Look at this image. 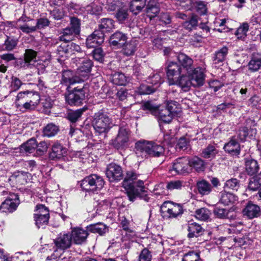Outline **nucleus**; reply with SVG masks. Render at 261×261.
<instances>
[{
	"label": "nucleus",
	"instance_id": "nucleus-39",
	"mask_svg": "<svg viewBox=\"0 0 261 261\" xmlns=\"http://www.w3.org/2000/svg\"><path fill=\"white\" fill-rule=\"evenodd\" d=\"M87 229L91 232L98 233L100 235L107 231L106 226L102 223L91 224L87 226Z\"/></svg>",
	"mask_w": 261,
	"mask_h": 261
},
{
	"label": "nucleus",
	"instance_id": "nucleus-57",
	"mask_svg": "<svg viewBox=\"0 0 261 261\" xmlns=\"http://www.w3.org/2000/svg\"><path fill=\"white\" fill-rule=\"evenodd\" d=\"M147 82L151 84L152 87H155L157 88L163 82V81L161 75L159 73H155L149 78Z\"/></svg>",
	"mask_w": 261,
	"mask_h": 261
},
{
	"label": "nucleus",
	"instance_id": "nucleus-53",
	"mask_svg": "<svg viewBox=\"0 0 261 261\" xmlns=\"http://www.w3.org/2000/svg\"><path fill=\"white\" fill-rule=\"evenodd\" d=\"M85 110L86 109L84 108L80 109L68 113L67 115L68 119L72 122H75L78 119L81 117Z\"/></svg>",
	"mask_w": 261,
	"mask_h": 261
},
{
	"label": "nucleus",
	"instance_id": "nucleus-44",
	"mask_svg": "<svg viewBox=\"0 0 261 261\" xmlns=\"http://www.w3.org/2000/svg\"><path fill=\"white\" fill-rule=\"evenodd\" d=\"M198 192L201 195H207L212 190L211 184L205 180H202L197 183Z\"/></svg>",
	"mask_w": 261,
	"mask_h": 261
},
{
	"label": "nucleus",
	"instance_id": "nucleus-51",
	"mask_svg": "<svg viewBox=\"0 0 261 261\" xmlns=\"http://www.w3.org/2000/svg\"><path fill=\"white\" fill-rule=\"evenodd\" d=\"M240 187V181L237 178H231L226 181L224 189L237 191Z\"/></svg>",
	"mask_w": 261,
	"mask_h": 261
},
{
	"label": "nucleus",
	"instance_id": "nucleus-29",
	"mask_svg": "<svg viewBox=\"0 0 261 261\" xmlns=\"http://www.w3.org/2000/svg\"><path fill=\"white\" fill-rule=\"evenodd\" d=\"M188 237L189 238L198 237L202 234L204 229L200 225L196 222H189L188 225Z\"/></svg>",
	"mask_w": 261,
	"mask_h": 261
},
{
	"label": "nucleus",
	"instance_id": "nucleus-45",
	"mask_svg": "<svg viewBox=\"0 0 261 261\" xmlns=\"http://www.w3.org/2000/svg\"><path fill=\"white\" fill-rule=\"evenodd\" d=\"M36 147L37 141L36 139L32 138L21 145V150L28 153H32L36 149Z\"/></svg>",
	"mask_w": 261,
	"mask_h": 261
},
{
	"label": "nucleus",
	"instance_id": "nucleus-38",
	"mask_svg": "<svg viewBox=\"0 0 261 261\" xmlns=\"http://www.w3.org/2000/svg\"><path fill=\"white\" fill-rule=\"evenodd\" d=\"M192 7L200 15L206 14L207 12V2L201 1H195L192 2Z\"/></svg>",
	"mask_w": 261,
	"mask_h": 261
},
{
	"label": "nucleus",
	"instance_id": "nucleus-17",
	"mask_svg": "<svg viewBox=\"0 0 261 261\" xmlns=\"http://www.w3.org/2000/svg\"><path fill=\"white\" fill-rule=\"evenodd\" d=\"M182 68L176 62H170L167 67L166 74L169 84L172 82L174 83V80L183 73Z\"/></svg>",
	"mask_w": 261,
	"mask_h": 261
},
{
	"label": "nucleus",
	"instance_id": "nucleus-25",
	"mask_svg": "<svg viewBox=\"0 0 261 261\" xmlns=\"http://www.w3.org/2000/svg\"><path fill=\"white\" fill-rule=\"evenodd\" d=\"M177 60L184 72L188 73L193 68V61L185 54L180 53L177 56Z\"/></svg>",
	"mask_w": 261,
	"mask_h": 261
},
{
	"label": "nucleus",
	"instance_id": "nucleus-20",
	"mask_svg": "<svg viewBox=\"0 0 261 261\" xmlns=\"http://www.w3.org/2000/svg\"><path fill=\"white\" fill-rule=\"evenodd\" d=\"M174 83L172 82L170 85H177L185 92L188 91L191 87L193 86V82L186 72H183L174 80Z\"/></svg>",
	"mask_w": 261,
	"mask_h": 261
},
{
	"label": "nucleus",
	"instance_id": "nucleus-15",
	"mask_svg": "<svg viewBox=\"0 0 261 261\" xmlns=\"http://www.w3.org/2000/svg\"><path fill=\"white\" fill-rule=\"evenodd\" d=\"M106 174L110 182L120 181L123 175L121 167L113 163L107 166Z\"/></svg>",
	"mask_w": 261,
	"mask_h": 261
},
{
	"label": "nucleus",
	"instance_id": "nucleus-40",
	"mask_svg": "<svg viewBox=\"0 0 261 261\" xmlns=\"http://www.w3.org/2000/svg\"><path fill=\"white\" fill-rule=\"evenodd\" d=\"M248 30V23L247 22H243L237 29L234 34L238 39L243 40L246 37Z\"/></svg>",
	"mask_w": 261,
	"mask_h": 261
},
{
	"label": "nucleus",
	"instance_id": "nucleus-63",
	"mask_svg": "<svg viewBox=\"0 0 261 261\" xmlns=\"http://www.w3.org/2000/svg\"><path fill=\"white\" fill-rule=\"evenodd\" d=\"M36 214L42 217L48 216L49 217V210L42 204H38L36 206Z\"/></svg>",
	"mask_w": 261,
	"mask_h": 261
},
{
	"label": "nucleus",
	"instance_id": "nucleus-37",
	"mask_svg": "<svg viewBox=\"0 0 261 261\" xmlns=\"http://www.w3.org/2000/svg\"><path fill=\"white\" fill-rule=\"evenodd\" d=\"M99 25V30L102 33L110 32L115 28V22L110 18H102L100 20Z\"/></svg>",
	"mask_w": 261,
	"mask_h": 261
},
{
	"label": "nucleus",
	"instance_id": "nucleus-62",
	"mask_svg": "<svg viewBox=\"0 0 261 261\" xmlns=\"http://www.w3.org/2000/svg\"><path fill=\"white\" fill-rule=\"evenodd\" d=\"M215 216L220 219H225L227 217L228 211L226 208L216 207L214 211Z\"/></svg>",
	"mask_w": 261,
	"mask_h": 261
},
{
	"label": "nucleus",
	"instance_id": "nucleus-28",
	"mask_svg": "<svg viewBox=\"0 0 261 261\" xmlns=\"http://www.w3.org/2000/svg\"><path fill=\"white\" fill-rule=\"evenodd\" d=\"M219 152V149L215 145L209 144L202 149L201 156L204 159L212 160L216 158Z\"/></svg>",
	"mask_w": 261,
	"mask_h": 261
},
{
	"label": "nucleus",
	"instance_id": "nucleus-36",
	"mask_svg": "<svg viewBox=\"0 0 261 261\" xmlns=\"http://www.w3.org/2000/svg\"><path fill=\"white\" fill-rule=\"evenodd\" d=\"M146 0H132L130 3V11L135 15H137L146 5Z\"/></svg>",
	"mask_w": 261,
	"mask_h": 261
},
{
	"label": "nucleus",
	"instance_id": "nucleus-43",
	"mask_svg": "<svg viewBox=\"0 0 261 261\" xmlns=\"http://www.w3.org/2000/svg\"><path fill=\"white\" fill-rule=\"evenodd\" d=\"M137 43L136 40H131L124 45L123 52L126 56L133 55L136 50Z\"/></svg>",
	"mask_w": 261,
	"mask_h": 261
},
{
	"label": "nucleus",
	"instance_id": "nucleus-22",
	"mask_svg": "<svg viewBox=\"0 0 261 261\" xmlns=\"http://www.w3.org/2000/svg\"><path fill=\"white\" fill-rule=\"evenodd\" d=\"M87 230H84L80 227H74L72 229L71 241L77 245H81L86 241L87 238L88 236Z\"/></svg>",
	"mask_w": 261,
	"mask_h": 261
},
{
	"label": "nucleus",
	"instance_id": "nucleus-5",
	"mask_svg": "<svg viewBox=\"0 0 261 261\" xmlns=\"http://www.w3.org/2000/svg\"><path fill=\"white\" fill-rule=\"evenodd\" d=\"M92 125L96 135H106L112 127V120L108 115L102 111L94 114Z\"/></svg>",
	"mask_w": 261,
	"mask_h": 261
},
{
	"label": "nucleus",
	"instance_id": "nucleus-24",
	"mask_svg": "<svg viewBox=\"0 0 261 261\" xmlns=\"http://www.w3.org/2000/svg\"><path fill=\"white\" fill-rule=\"evenodd\" d=\"M67 149L61 144L55 143L52 146V150L50 152L49 159L53 160H59L63 159L67 154Z\"/></svg>",
	"mask_w": 261,
	"mask_h": 261
},
{
	"label": "nucleus",
	"instance_id": "nucleus-31",
	"mask_svg": "<svg viewBox=\"0 0 261 261\" xmlns=\"http://www.w3.org/2000/svg\"><path fill=\"white\" fill-rule=\"evenodd\" d=\"M260 210L258 205L249 202L244 209L243 213L249 219H252L259 216Z\"/></svg>",
	"mask_w": 261,
	"mask_h": 261
},
{
	"label": "nucleus",
	"instance_id": "nucleus-4",
	"mask_svg": "<svg viewBox=\"0 0 261 261\" xmlns=\"http://www.w3.org/2000/svg\"><path fill=\"white\" fill-rule=\"evenodd\" d=\"M180 108L178 103L175 101H168L166 107L160 109L158 112V119L161 130L163 132L162 123H169L173 116L180 112Z\"/></svg>",
	"mask_w": 261,
	"mask_h": 261
},
{
	"label": "nucleus",
	"instance_id": "nucleus-56",
	"mask_svg": "<svg viewBox=\"0 0 261 261\" xmlns=\"http://www.w3.org/2000/svg\"><path fill=\"white\" fill-rule=\"evenodd\" d=\"M184 187V182L179 180H172L169 182L166 186V188L168 190H180Z\"/></svg>",
	"mask_w": 261,
	"mask_h": 261
},
{
	"label": "nucleus",
	"instance_id": "nucleus-54",
	"mask_svg": "<svg viewBox=\"0 0 261 261\" xmlns=\"http://www.w3.org/2000/svg\"><path fill=\"white\" fill-rule=\"evenodd\" d=\"M49 218L48 216L42 217L41 216L34 214V219L35 223L38 228L44 227L47 225L48 222Z\"/></svg>",
	"mask_w": 261,
	"mask_h": 261
},
{
	"label": "nucleus",
	"instance_id": "nucleus-52",
	"mask_svg": "<svg viewBox=\"0 0 261 261\" xmlns=\"http://www.w3.org/2000/svg\"><path fill=\"white\" fill-rule=\"evenodd\" d=\"M129 221L125 218H124L121 222L122 229L126 231V236H127V239H130L135 236V233L133 230L129 228Z\"/></svg>",
	"mask_w": 261,
	"mask_h": 261
},
{
	"label": "nucleus",
	"instance_id": "nucleus-23",
	"mask_svg": "<svg viewBox=\"0 0 261 261\" xmlns=\"http://www.w3.org/2000/svg\"><path fill=\"white\" fill-rule=\"evenodd\" d=\"M82 82L76 73L73 75V72L69 70H64L62 72L61 84L69 87L70 85L75 83Z\"/></svg>",
	"mask_w": 261,
	"mask_h": 261
},
{
	"label": "nucleus",
	"instance_id": "nucleus-33",
	"mask_svg": "<svg viewBox=\"0 0 261 261\" xmlns=\"http://www.w3.org/2000/svg\"><path fill=\"white\" fill-rule=\"evenodd\" d=\"M205 165L204 161L198 156L189 159V166L190 170V168H192L197 172L203 171L205 169Z\"/></svg>",
	"mask_w": 261,
	"mask_h": 261
},
{
	"label": "nucleus",
	"instance_id": "nucleus-19",
	"mask_svg": "<svg viewBox=\"0 0 261 261\" xmlns=\"http://www.w3.org/2000/svg\"><path fill=\"white\" fill-rule=\"evenodd\" d=\"M104 33L101 31H95L86 39V45L88 48H94L101 44L104 41Z\"/></svg>",
	"mask_w": 261,
	"mask_h": 261
},
{
	"label": "nucleus",
	"instance_id": "nucleus-11",
	"mask_svg": "<svg viewBox=\"0 0 261 261\" xmlns=\"http://www.w3.org/2000/svg\"><path fill=\"white\" fill-rule=\"evenodd\" d=\"M85 86L82 88H74L71 92L65 96V100L70 106H79L83 103L87 92Z\"/></svg>",
	"mask_w": 261,
	"mask_h": 261
},
{
	"label": "nucleus",
	"instance_id": "nucleus-1",
	"mask_svg": "<svg viewBox=\"0 0 261 261\" xmlns=\"http://www.w3.org/2000/svg\"><path fill=\"white\" fill-rule=\"evenodd\" d=\"M164 141L162 144L152 141H143L137 142L135 144L136 153L139 155L146 156L148 155L152 157H160L164 155L165 146L171 143L170 136L163 134Z\"/></svg>",
	"mask_w": 261,
	"mask_h": 261
},
{
	"label": "nucleus",
	"instance_id": "nucleus-34",
	"mask_svg": "<svg viewBox=\"0 0 261 261\" xmlns=\"http://www.w3.org/2000/svg\"><path fill=\"white\" fill-rule=\"evenodd\" d=\"M129 77L126 76L123 73L116 72L111 76V82L115 85L123 86L125 85L129 81Z\"/></svg>",
	"mask_w": 261,
	"mask_h": 261
},
{
	"label": "nucleus",
	"instance_id": "nucleus-3",
	"mask_svg": "<svg viewBox=\"0 0 261 261\" xmlns=\"http://www.w3.org/2000/svg\"><path fill=\"white\" fill-rule=\"evenodd\" d=\"M54 252L47 258L50 260L60 258L63 259L65 258L64 257H62L64 251L71 246V236L69 233H61L54 240Z\"/></svg>",
	"mask_w": 261,
	"mask_h": 261
},
{
	"label": "nucleus",
	"instance_id": "nucleus-27",
	"mask_svg": "<svg viewBox=\"0 0 261 261\" xmlns=\"http://www.w3.org/2000/svg\"><path fill=\"white\" fill-rule=\"evenodd\" d=\"M228 53V48L226 46H223L217 49L212 56L214 63L218 64L223 62L226 59Z\"/></svg>",
	"mask_w": 261,
	"mask_h": 261
},
{
	"label": "nucleus",
	"instance_id": "nucleus-60",
	"mask_svg": "<svg viewBox=\"0 0 261 261\" xmlns=\"http://www.w3.org/2000/svg\"><path fill=\"white\" fill-rule=\"evenodd\" d=\"M197 18L196 16H192L189 20L183 23V27L187 30L191 31L197 24Z\"/></svg>",
	"mask_w": 261,
	"mask_h": 261
},
{
	"label": "nucleus",
	"instance_id": "nucleus-8",
	"mask_svg": "<svg viewBox=\"0 0 261 261\" xmlns=\"http://www.w3.org/2000/svg\"><path fill=\"white\" fill-rule=\"evenodd\" d=\"M70 27L64 29L62 35L59 37L60 41L63 42H70L80 33V20L76 17H71L70 19Z\"/></svg>",
	"mask_w": 261,
	"mask_h": 261
},
{
	"label": "nucleus",
	"instance_id": "nucleus-47",
	"mask_svg": "<svg viewBox=\"0 0 261 261\" xmlns=\"http://www.w3.org/2000/svg\"><path fill=\"white\" fill-rule=\"evenodd\" d=\"M58 132V127L54 124H47L43 130L44 136L51 137L54 136Z\"/></svg>",
	"mask_w": 261,
	"mask_h": 261
},
{
	"label": "nucleus",
	"instance_id": "nucleus-26",
	"mask_svg": "<svg viewBox=\"0 0 261 261\" xmlns=\"http://www.w3.org/2000/svg\"><path fill=\"white\" fill-rule=\"evenodd\" d=\"M127 37L125 34L117 31L114 33L110 38V43L113 46L121 47L126 43Z\"/></svg>",
	"mask_w": 261,
	"mask_h": 261
},
{
	"label": "nucleus",
	"instance_id": "nucleus-41",
	"mask_svg": "<svg viewBox=\"0 0 261 261\" xmlns=\"http://www.w3.org/2000/svg\"><path fill=\"white\" fill-rule=\"evenodd\" d=\"M211 213L209 210L206 208H201L197 210L195 213L196 218L201 221H206L210 217Z\"/></svg>",
	"mask_w": 261,
	"mask_h": 261
},
{
	"label": "nucleus",
	"instance_id": "nucleus-64",
	"mask_svg": "<svg viewBox=\"0 0 261 261\" xmlns=\"http://www.w3.org/2000/svg\"><path fill=\"white\" fill-rule=\"evenodd\" d=\"M152 255L151 252L146 248L143 249L141 252L139 257V261H151Z\"/></svg>",
	"mask_w": 261,
	"mask_h": 261
},
{
	"label": "nucleus",
	"instance_id": "nucleus-55",
	"mask_svg": "<svg viewBox=\"0 0 261 261\" xmlns=\"http://www.w3.org/2000/svg\"><path fill=\"white\" fill-rule=\"evenodd\" d=\"M86 11L88 14L98 15L101 13L102 8L100 6L95 3H92L86 7Z\"/></svg>",
	"mask_w": 261,
	"mask_h": 261
},
{
	"label": "nucleus",
	"instance_id": "nucleus-58",
	"mask_svg": "<svg viewBox=\"0 0 261 261\" xmlns=\"http://www.w3.org/2000/svg\"><path fill=\"white\" fill-rule=\"evenodd\" d=\"M128 10L126 9H120L116 14V17L118 21L122 23L128 18Z\"/></svg>",
	"mask_w": 261,
	"mask_h": 261
},
{
	"label": "nucleus",
	"instance_id": "nucleus-18",
	"mask_svg": "<svg viewBox=\"0 0 261 261\" xmlns=\"http://www.w3.org/2000/svg\"><path fill=\"white\" fill-rule=\"evenodd\" d=\"M11 197L7 198L1 204L0 210L4 213H12L15 211L19 203L17 195H11Z\"/></svg>",
	"mask_w": 261,
	"mask_h": 261
},
{
	"label": "nucleus",
	"instance_id": "nucleus-14",
	"mask_svg": "<svg viewBox=\"0 0 261 261\" xmlns=\"http://www.w3.org/2000/svg\"><path fill=\"white\" fill-rule=\"evenodd\" d=\"M173 174H184L189 172V158L182 157L177 159L173 163L171 168L169 169Z\"/></svg>",
	"mask_w": 261,
	"mask_h": 261
},
{
	"label": "nucleus",
	"instance_id": "nucleus-12",
	"mask_svg": "<svg viewBox=\"0 0 261 261\" xmlns=\"http://www.w3.org/2000/svg\"><path fill=\"white\" fill-rule=\"evenodd\" d=\"M161 211L164 217L176 218L183 213V208L180 204L165 201L161 207Z\"/></svg>",
	"mask_w": 261,
	"mask_h": 261
},
{
	"label": "nucleus",
	"instance_id": "nucleus-6",
	"mask_svg": "<svg viewBox=\"0 0 261 261\" xmlns=\"http://www.w3.org/2000/svg\"><path fill=\"white\" fill-rule=\"evenodd\" d=\"M105 181L102 177L96 174H91L82 180L81 187L86 192H95L101 190Z\"/></svg>",
	"mask_w": 261,
	"mask_h": 261
},
{
	"label": "nucleus",
	"instance_id": "nucleus-9",
	"mask_svg": "<svg viewBox=\"0 0 261 261\" xmlns=\"http://www.w3.org/2000/svg\"><path fill=\"white\" fill-rule=\"evenodd\" d=\"M130 130L125 126L119 127L117 136L111 139L109 144L117 149H123L128 146Z\"/></svg>",
	"mask_w": 261,
	"mask_h": 261
},
{
	"label": "nucleus",
	"instance_id": "nucleus-49",
	"mask_svg": "<svg viewBox=\"0 0 261 261\" xmlns=\"http://www.w3.org/2000/svg\"><path fill=\"white\" fill-rule=\"evenodd\" d=\"M156 89V87L142 84L138 88L137 92L140 95L150 94L153 93Z\"/></svg>",
	"mask_w": 261,
	"mask_h": 261
},
{
	"label": "nucleus",
	"instance_id": "nucleus-2",
	"mask_svg": "<svg viewBox=\"0 0 261 261\" xmlns=\"http://www.w3.org/2000/svg\"><path fill=\"white\" fill-rule=\"evenodd\" d=\"M138 176L133 171H127L122 182V186L126 191L129 200L132 202L145 191L144 182L141 180L135 181Z\"/></svg>",
	"mask_w": 261,
	"mask_h": 261
},
{
	"label": "nucleus",
	"instance_id": "nucleus-50",
	"mask_svg": "<svg viewBox=\"0 0 261 261\" xmlns=\"http://www.w3.org/2000/svg\"><path fill=\"white\" fill-rule=\"evenodd\" d=\"M160 11L159 8L156 5H153L151 2H149L147 5L146 13L147 16L152 19L155 17Z\"/></svg>",
	"mask_w": 261,
	"mask_h": 261
},
{
	"label": "nucleus",
	"instance_id": "nucleus-7",
	"mask_svg": "<svg viewBox=\"0 0 261 261\" xmlns=\"http://www.w3.org/2000/svg\"><path fill=\"white\" fill-rule=\"evenodd\" d=\"M72 62L77 66V75L84 82L89 77L93 65L92 61L87 58L76 57L72 59Z\"/></svg>",
	"mask_w": 261,
	"mask_h": 261
},
{
	"label": "nucleus",
	"instance_id": "nucleus-35",
	"mask_svg": "<svg viewBox=\"0 0 261 261\" xmlns=\"http://www.w3.org/2000/svg\"><path fill=\"white\" fill-rule=\"evenodd\" d=\"M245 170L249 175H253L256 173L259 170L257 161L252 159H247L245 161Z\"/></svg>",
	"mask_w": 261,
	"mask_h": 261
},
{
	"label": "nucleus",
	"instance_id": "nucleus-48",
	"mask_svg": "<svg viewBox=\"0 0 261 261\" xmlns=\"http://www.w3.org/2000/svg\"><path fill=\"white\" fill-rule=\"evenodd\" d=\"M18 43V40L13 37L7 36V39L5 40L4 47L5 49L7 51H11L13 50L17 46Z\"/></svg>",
	"mask_w": 261,
	"mask_h": 261
},
{
	"label": "nucleus",
	"instance_id": "nucleus-61",
	"mask_svg": "<svg viewBox=\"0 0 261 261\" xmlns=\"http://www.w3.org/2000/svg\"><path fill=\"white\" fill-rule=\"evenodd\" d=\"M92 53L93 58L95 60L99 62H102L103 61L105 54L101 48L98 47L95 48Z\"/></svg>",
	"mask_w": 261,
	"mask_h": 261
},
{
	"label": "nucleus",
	"instance_id": "nucleus-13",
	"mask_svg": "<svg viewBox=\"0 0 261 261\" xmlns=\"http://www.w3.org/2000/svg\"><path fill=\"white\" fill-rule=\"evenodd\" d=\"M31 178V174L23 171H17L9 177V182L13 187H18L28 182Z\"/></svg>",
	"mask_w": 261,
	"mask_h": 261
},
{
	"label": "nucleus",
	"instance_id": "nucleus-21",
	"mask_svg": "<svg viewBox=\"0 0 261 261\" xmlns=\"http://www.w3.org/2000/svg\"><path fill=\"white\" fill-rule=\"evenodd\" d=\"M223 149L225 152L231 155L239 156L240 154L241 147L236 137H232L229 142L225 144Z\"/></svg>",
	"mask_w": 261,
	"mask_h": 261
},
{
	"label": "nucleus",
	"instance_id": "nucleus-30",
	"mask_svg": "<svg viewBox=\"0 0 261 261\" xmlns=\"http://www.w3.org/2000/svg\"><path fill=\"white\" fill-rule=\"evenodd\" d=\"M238 200V197L234 194L225 191L220 193V202L225 205L234 204Z\"/></svg>",
	"mask_w": 261,
	"mask_h": 261
},
{
	"label": "nucleus",
	"instance_id": "nucleus-46",
	"mask_svg": "<svg viewBox=\"0 0 261 261\" xmlns=\"http://www.w3.org/2000/svg\"><path fill=\"white\" fill-rule=\"evenodd\" d=\"M182 261H203L200 257V253L191 251L184 254Z\"/></svg>",
	"mask_w": 261,
	"mask_h": 261
},
{
	"label": "nucleus",
	"instance_id": "nucleus-32",
	"mask_svg": "<svg viewBox=\"0 0 261 261\" xmlns=\"http://www.w3.org/2000/svg\"><path fill=\"white\" fill-rule=\"evenodd\" d=\"M248 69L252 72L258 70L261 67V55L253 54L248 64Z\"/></svg>",
	"mask_w": 261,
	"mask_h": 261
},
{
	"label": "nucleus",
	"instance_id": "nucleus-42",
	"mask_svg": "<svg viewBox=\"0 0 261 261\" xmlns=\"http://www.w3.org/2000/svg\"><path fill=\"white\" fill-rule=\"evenodd\" d=\"M57 53L60 58H66L70 55L69 43L64 42L59 46L57 49Z\"/></svg>",
	"mask_w": 261,
	"mask_h": 261
},
{
	"label": "nucleus",
	"instance_id": "nucleus-59",
	"mask_svg": "<svg viewBox=\"0 0 261 261\" xmlns=\"http://www.w3.org/2000/svg\"><path fill=\"white\" fill-rule=\"evenodd\" d=\"M38 101H33L30 100L29 101H26L22 106L20 110L23 112L32 111L34 110L38 105Z\"/></svg>",
	"mask_w": 261,
	"mask_h": 261
},
{
	"label": "nucleus",
	"instance_id": "nucleus-10",
	"mask_svg": "<svg viewBox=\"0 0 261 261\" xmlns=\"http://www.w3.org/2000/svg\"><path fill=\"white\" fill-rule=\"evenodd\" d=\"M200 64L196 68H192L190 72L187 73L190 79L193 83L194 87L201 86L204 84L206 65L204 61H201Z\"/></svg>",
	"mask_w": 261,
	"mask_h": 261
},
{
	"label": "nucleus",
	"instance_id": "nucleus-16",
	"mask_svg": "<svg viewBox=\"0 0 261 261\" xmlns=\"http://www.w3.org/2000/svg\"><path fill=\"white\" fill-rule=\"evenodd\" d=\"M37 53L32 49H27L24 55L23 59H19L17 65L20 68H32L36 63Z\"/></svg>",
	"mask_w": 261,
	"mask_h": 261
}]
</instances>
